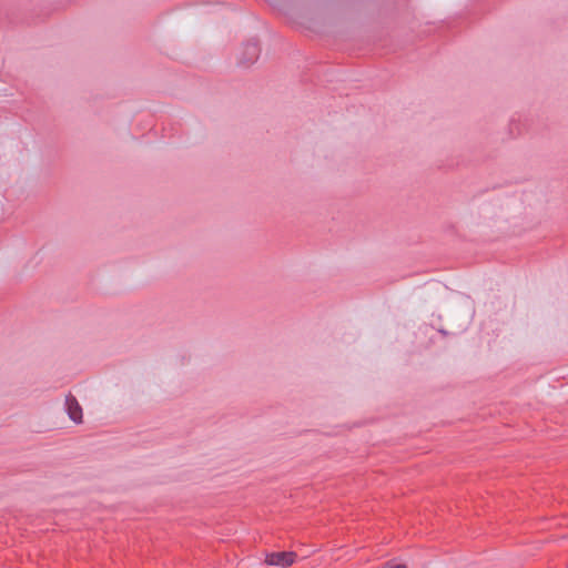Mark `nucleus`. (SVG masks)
I'll return each mask as SVG.
<instances>
[{
  "label": "nucleus",
  "mask_w": 568,
  "mask_h": 568,
  "mask_svg": "<svg viewBox=\"0 0 568 568\" xmlns=\"http://www.w3.org/2000/svg\"><path fill=\"white\" fill-rule=\"evenodd\" d=\"M382 568H406L405 565L403 564H398V562H395V561H389L387 562L384 567Z\"/></svg>",
  "instance_id": "nucleus-4"
},
{
  "label": "nucleus",
  "mask_w": 568,
  "mask_h": 568,
  "mask_svg": "<svg viewBox=\"0 0 568 568\" xmlns=\"http://www.w3.org/2000/svg\"><path fill=\"white\" fill-rule=\"evenodd\" d=\"M65 409L71 420L77 424L82 423V407L77 398L71 394L65 397Z\"/></svg>",
  "instance_id": "nucleus-3"
},
{
  "label": "nucleus",
  "mask_w": 568,
  "mask_h": 568,
  "mask_svg": "<svg viewBox=\"0 0 568 568\" xmlns=\"http://www.w3.org/2000/svg\"><path fill=\"white\" fill-rule=\"evenodd\" d=\"M296 558V554L293 551L272 552L266 556V564L278 567L291 566Z\"/></svg>",
  "instance_id": "nucleus-1"
},
{
  "label": "nucleus",
  "mask_w": 568,
  "mask_h": 568,
  "mask_svg": "<svg viewBox=\"0 0 568 568\" xmlns=\"http://www.w3.org/2000/svg\"><path fill=\"white\" fill-rule=\"evenodd\" d=\"M260 55V48L256 41L247 42L240 58V63L243 65H250L257 60Z\"/></svg>",
  "instance_id": "nucleus-2"
}]
</instances>
